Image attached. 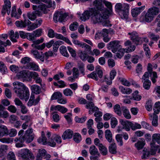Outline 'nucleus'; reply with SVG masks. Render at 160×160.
Wrapping results in <instances>:
<instances>
[{"instance_id":"nucleus-17","label":"nucleus","mask_w":160,"mask_h":160,"mask_svg":"<svg viewBox=\"0 0 160 160\" xmlns=\"http://www.w3.org/2000/svg\"><path fill=\"white\" fill-rule=\"evenodd\" d=\"M30 75L35 81L36 83L41 85L42 80L39 77L38 73L35 72H30Z\"/></svg>"},{"instance_id":"nucleus-18","label":"nucleus","mask_w":160,"mask_h":160,"mask_svg":"<svg viewBox=\"0 0 160 160\" xmlns=\"http://www.w3.org/2000/svg\"><path fill=\"white\" fill-rule=\"evenodd\" d=\"M145 6H142L138 8H135L131 10V13L133 17H137L145 8Z\"/></svg>"},{"instance_id":"nucleus-54","label":"nucleus","mask_w":160,"mask_h":160,"mask_svg":"<svg viewBox=\"0 0 160 160\" xmlns=\"http://www.w3.org/2000/svg\"><path fill=\"white\" fill-rule=\"evenodd\" d=\"M27 39L29 41L33 42L35 41V38H36L34 33L32 34L31 33H28L27 35Z\"/></svg>"},{"instance_id":"nucleus-24","label":"nucleus","mask_w":160,"mask_h":160,"mask_svg":"<svg viewBox=\"0 0 160 160\" xmlns=\"http://www.w3.org/2000/svg\"><path fill=\"white\" fill-rule=\"evenodd\" d=\"M47 152L45 149H39L36 156L37 160H42L43 158L45 156Z\"/></svg>"},{"instance_id":"nucleus-40","label":"nucleus","mask_w":160,"mask_h":160,"mask_svg":"<svg viewBox=\"0 0 160 160\" xmlns=\"http://www.w3.org/2000/svg\"><path fill=\"white\" fill-rule=\"evenodd\" d=\"M151 146L150 153L151 155H154L156 153L158 148V146L156 145L154 143L151 142L150 144Z\"/></svg>"},{"instance_id":"nucleus-37","label":"nucleus","mask_w":160,"mask_h":160,"mask_svg":"<svg viewBox=\"0 0 160 160\" xmlns=\"http://www.w3.org/2000/svg\"><path fill=\"white\" fill-rule=\"evenodd\" d=\"M122 111L123 115L125 118L127 119H130L131 118V115L128 109L123 107Z\"/></svg>"},{"instance_id":"nucleus-51","label":"nucleus","mask_w":160,"mask_h":160,"mask_svg":"<svg viewBox=\"0 0 160 160\" xmlns=\"http://www.w3.org/2000/svg\"><path fill=\"white\" fill-rule=\"evenodd\" d=\"M131 129L133 130H135L137 129H140L141 128V126L139 123L136 122L132 123L131 122Z\"/></svg>"},{"instance_id":"nucleus-30","label":"nucleus","mask_w":160,"mask_h":160,"mask_svg":"<svg viewBox=\"0 0 160 160\" xmlns=\"http://www.w3.org/2000/svg\"><path fill=\"white\" fill-rule=\"evenodd\" d=\"M33 3L39 4L41 2H45L48 4V7H51L52 5V2L51 0H30Z\"/></svg>"},{"instance_id":"nucleus-27","label":"nucleus","mask_w":160,"mask_h":160,"mask_svg":"<svg viewBox=\"0 0 160 160\" xmlns=\"http://www.w3.org/2000/svg\"><path fill=\"white\" fill-rule=\"evenodd\" d=\"M30 88L32 92L37 94H39L41 92V88L38 85H32Z\"/></svg>"},{"instance_id":"nucleus-16","label":"nucleus","mask_w":160,"mask_h":160,"mask_svg":"<svg viewBox=\"0 0 160 160\" xmlns=\"http://www.w3.org/2000/svg\"><path fill=\"white\" fill-rule=\"evenodd\" d=\"M50 110L51 111H58L62 113H64L68 111V110L67 108L62 106L57 105L56 106H51L50 108Z\"/></svg>"},{"instance_id":"nucleus-25","label":"nucleus","mask_w":160,"mask_h":160,"mask_svg":"<svg viewBox=\"0 0 160 160\" xmlns=\"http://www.w3.org/2000/svg\"><path fill=\"white\" fill-rule=\"evenodd\" d=\"M10 38L11 41L13 42H16L17 40L16 38H18L19 37V33L18 32H16L14 33V31L11 30L9 34Z\"/></svg>"},{"instance_id":"nucleus-44","label":"nucleus","mask_w":160,"mask_h":160,"mask_svg":"<svg viewBox=\"0 0 160 160\" xmlns=\"http://www.w3.org/2000/svg\"><path fill=\"white\" fill-rule=\"evenodd\" d=\"M73 139L76 142L79 143L82 140V137L79 133H76L73 135Z\"/></svg>"},{"instance_id":"nucleus-3","label":"nucleus","mask_w":160,"mask_h":160,"mask_svg":"<svg viewBox=\"0 0 160 160\" xmlns=\"http://www.w3.org/2000/svg\"><path fill=\"white\" fill-rule=\"evenodd\" d=\"M33 129L32 128L28 129L23 136L21 135L19 138H15L14 141L16 143L15 146L17 148H21L24 146L23 143L25 142L26 143H29L34 139L35 135L33 133Z\"/></svg>"},{"instance_id":"nucleus-38","label":"nucleus","mask_w":160,"mask_h":160,"mask_svg":"<svg viewBox=\"0 0 160 160\" xmlns=\"http://www.w3.org/2000/svg\"><path fill=\"white\" fill-rule=\"evenodd\" d=\"M62 93L59 92H54L51 96V100H53L59 99L62 97Z\"/></svg>"},{"instance_id":"nucleus-22","label":"nucleus","mask_w":160,"mask_h":160,"mask_svg":"<svg viewBox=\"0 0 160 160\" xmlns=\"http://www.w3.org/2000/svg\"><path fill=\"white\" fill-rule=\"evenodd\" d=\"M121 124L123 126V128L126 131H128L130 130V127H131V122L128 121H124L122 120L120 121Z\"/></svg>"},{"instance_id":"nucleus-35","label":"nucleus","mask_w":160,"mask_h":160,"mask_svg":"<svg viewBox=\"0 0 160 160\" xmlns=\"http://www.w3.org/2000/svg\"><path fill=\"white\" fill-rule=\"evenodd\" d=\"M138 91H135L132 94V97L131 98V99L136 101H140L142 98V97L138 94Z\"/></svg>"},{"instance_id":"nucleus-60","label":"nucleus","mask_w":160,"mask_h":160,"mask_svg":"<svg viewBox=\"0 0 160 160\" xmlns=\"http://www.w3.org/2000/svg\"><path fill=\"white\" fill-rule=\"evenodd\" d=\"M56 112H53L52 118L54 122H59L60 120V118L59 115L56 113Z\"/></svg>"},{"instance_id":"nucleus-2","label":"nucleus","mask_w":160,"mask_h":160,"mask_svg":"<svg viewBox=\"0 0 160 160\" xmlns=\"http://www.w3.org/2000/svg\"><path fill=\"white\" fill-rule=\"evenodd\" d=\"M93 5L97 9H96L97 14L100 15L99 17L103 21L102 25L108 27L111 26L112 25L110 24L109 21L107 19L108 11L104 7L102 0H95L93 2Z\"/></svg>"},{"instance_id":"nucleus-46","label":"nucleus","mask_w":160,"mask_h":160,"mask_svg":"<svg viewBox=\"0 0 160 160\" xmlns=\"http://www.w3.org/2000/svg\"><path fill=\"white\" fill-rule=\"evenodd\" d=\"M121 92L124 94H129L132 92V90L130 88H124L122 87L120 88Z\"/></svg>"},{"instance_id":"nucleus-34","label":"nucleus","mask_w":160,"mask_h":160,"mask_svg":"<svg viewBox=\"0 0 160 160\" xmlns=\"http://www.w3.org/2000/svg\"><path fill=\"white\" fill-rule=\"evenodd\" d=\"M98 148L101 153L103 155H106L108 153V150L106 147L103 144H100Z\"/></svg>"},{"instance_id":"nucleus-58","label":"nucleus","mask_w":160,"mask_h":160,"mask_svg":"<svg viewBox=\"0 0 160 160\" xmlns=\"http://www.w3.org/2000/svg\"><path fill=\"white\" fill-rule=\"evenodd\" d=\"M78 26V24L77 22H73L70 25V29L72 31H74L77 29Z\"/></svg>"},{"instance_id":"nucleus-7","label":"nucleus","mask_w":160,"mask_h":160,"mask_svg":"<svg viewBox=\"0 0 160 160\" xmlns=\"http://www.w3.org/2000/svg\"><path fill=\"white\" fill-rule=\"evenodd\" d=\"M50 135L51 133L48 132L47 133V135L48 138V141H47L46 138L44 135H43L42 134L41 138H40L38 139V142L39 143H42V144L44 145H46L48 143L51 146L55 147L56 145V143L53 140L52 138H50Z\"/></svg>"},{"instance_id":"nucleus-56","label":"nucleus","mask_w":160,"mask_h":160,"mask_svg":"<svg viewBox=\"0 0 160 160\" xmlns=\"http://www.w3.org/2000/svg\"><path fill=\"white\" fill-rule=\"evenodd\" d=\"M143 48L145 50V54L147 56L150 58V51L148 47L146 44H144L143 45Z\"/></svg>"},{"instance_id":"nucleus-29","label":"nucleus","mask_w":160,"mask_h":160,"mask_svg":"<svg viewBox=\"0 0 160 160\" xmlns=\"http://www.w3.org/2000/svg\"><path fill=\"white\" fill-rule=\"evenodd\" d=\"M142 82L143 83V88L146 90H148L150 88V86L151 84V81L149 79H143V80H142Z\"/></svg>"},{"instance_id":"nucleus-1","label":"nucleus","mask_w":160,"mask_h":160,"mask_svg":"<svg viewBox=\"0 0 160 160\" xmlns=\"http://www.w3.org/2000/svg\"><path fill=\"white\" fill-rule=\"evenodd\" d=\"M152 4L155 6L148 9L146 12H143L139 18L140 21L142 22H150L153 20L154 16L158 14L160 12V0H154Z\"/></svg>"},{"instance_id":"nucleus-43","label":"nucleus","mask_w":160,"mask_h":160,"mask_svg":"<svg viewBox=\"0 0 160 160\" xmlns=\"http://www.w3.org/2000/svg\"><path fill=\"white\" fill-rule=\"evenodd\" d=\"M114 112L118 116H121L122 114V112L121 110L120 106L117 104L115 105L113 107Z\"/></svg>"},{"instance_id":"nucleus-14","label":"nucleus","mask_w":160,"mask_h":160,"mask_svg":"<svg viewBox=\"0 0 160 160\" xmlns=\"http://www.w3.org/2000/svg\"><path fill=\"white\" fill-rule=\"evenodd\" d=\"M31 22L27 19H25L23 21H17L15 22V24L18 27L21 28H25L27 26L31 24Z\"/></svg>"},{"instance_id":"nucleus-42","label":"nucleus","mask_w":160,"mask_h":160,"mask_svg":"<svg viewBox=\"0 0 160 160\" xmlns=\"http://www.w3.org/2000/svg\"><path fill=\"white\" fill-rule=\"evenodd\" d=\"M8 149V146L5 145H2L0 146V155L3 156L6 152Z\"/></svg>"},{"instance_id":"nucleus-47","label":"nucleus","mask_w":160,"mask_h":160,"mask_svg":"<svg viewBox=\"0 0 160 160\" xmlns=\"http://www.w3.org/2000/svg\"><path fill=\"white\" fill-rule=\"evenodd\" d=\"M7 68L4 63L2 62H0V71L2 74H5L7 72Z\"/></svg>"},{"instance_id":"nucleus-62","label":"nucleus","mask_w":160,"mask_h":160,"mask_svg":"<svg viewBox=\"0 0 160 160\" xmlns=\"http://www.w3.org/2000/svg\"><path fill=\"white\" fill-rule=\"evenodd\" d=\"M17 131L15 129H11L9 130L8 135L10 137H13L15 136L17 134Z\"/></svg>"},{"instance_id":"nucleus-23","label":"nucleus","mask_w":160,"mask_h":160,"mask_svg":"<svg viewBox=\"0 0 160 160\" xmlns=\"http://www.w3.org/2000/svg\"><path fill=\"white\" fill-rule=\"evenodd\" d=\"M149 116L150 119L152 120V125L155 127L158 126V116L156 114L153 113V114H149Z\"/></svg>"},{"instance_id":"nucleus-52","label":"nucleus","mask_w":160,"mask_h":160,"mask_svg":"<svg viewBox=\"0 0 160 160\" xmlns=\"http://www.w3.org/2000/svg\"><path fill=\"white\" fill-rule=\"evenodd\" d=\"M79 55L80 58L83 61H86L88 57V55L86 53L82 51L79 53Z\"/></svg>"},{"instance_id":"nucleus-36","label":"nucleus","mask_w":160,"mask_h":160,"mask_svg":"<svg viewBox=\"0 0 160 160\" xmlns=\"http://www.w3.org/2000/svg\"><path fill=\"white\" fill-rule=\"evenodd\" d=\"M89 151L90 154L93 155L100 153L97 148L94 145H92L90 147Z\"/></svg>"},{"instance_id":"nucleus-8","label":"nucleus","mask_w":160,"mask_h":160,"mask_svg":"<svg viewBox=\"0 0 160 160\" xmlns=\"http://www.w3.org/2000/svg\"><path fill=\"white\" fill-rule=\"evenodd\" d=\"M19 153L22 159L25 160H30L34 158V157L31 152L28 149H21L19 151Z\"/></svg>"},{"instance_id":"nucleus-41","label":"nucleus","mask_w":160,"mask_h":160,"mask_svg":"<svg viewBox=\"0 0 160 160\" xmlns=\"http://www.w3.org/2000/svg\"><path fill=\"white\" fill-rule=\"evenodd\" d=\"M145 144V141H138L135 144V146L138 150L142 149Z\"/></svg>"},{"instance_id":"nucleus-21","label":"nucleus","mask_w":160,"mask_h":160,"mask_svg":"<svg viewBox=\"0 0 160 160\" xmlns=\"http://www.w3.org/2000/svg\"><path fill=\"white\" fill-rule=\"evenodd\" d=\"M124 45L126 46H129L127 49H126V52L128 53L133 51L135 49L136 47L132 45L131 42L129 40L127 41L124 43Z\"/></svg>"},{"instance_id":"nucleus-9","label":"nucleus","mask_w":160,"mask_h":160,"mask_svg":"<svg viewBox=\"0 0 160 160\" xmlns=\"http://www.w3.org/2000/svg\"><path fill=\"white\" fill-rule=\"evenodd\" d=\"M67 17V15L66 13H63L62 11L58 12L54 14L53 19L55 22L58 21L61 22H65L66 20Z\"/></svg>"},{"instance_id":"nucleus-6","label":"nucleus","mask_w":160,"mask_h":160,"mask_svg":"<svg viewBox=\"0 0 160 160\" xmlns=\"http://www.w3.org/2000/svg\"><path fill=\"white\" fill-rule=\"evenodd\" d=\"M116 12L118 14L122 19L127 18H128L129 6L125 3H117L115 7Z\"/></svg>"},{"instance_id":"nucleus-20","label":"nucleus","mask_w":160,"mask_h":160,"mask_svg":"<svg viewBox=\"0 0 160 160\" xmlns=\"http://www.w3.org/2000/svg\"><path fill=\"white\" fill-rule=\"evenodd\" d=\"M22 13V12L20 9H18L17 13L16 11V7L15 6L12 7L11 14L12 17H13L16 19H18L20 17Z\"/></svg>"},{"instance_id":"nucleus-53","label":"nucleus","mask_w":160,"mask_h":160,"mask_svg":"<svg viewBox=\"0 0 160 160\" xmlns=\"http://www.w3.org/2000/svg\"><path fill=\"white\" fill-rule=\"evenodd\" d=\"M53 140L55 141L57 143H60L62 142V139L61 137L58 135H54L51 138Z\"/></svg>"},{"instance_id":"nucleus-31","label":"nucleus","mask_w":160,"mask_h":160,"mask_svg":"<svg viewBox=\"0 0 160 160\" xmlns=\"http://www.w3.org/2000/svg\"><path fill=\"white\" fill-rule=\"evenodd\" d=\"M152 142L155 143L156 142L160 144V134L159 133H155L153 134L152 139Z\"/></svg>"},{"instance_id":"nucleus-57","label":"nucleus","mask_w":160,"mask_h":160,"mask_svg":"<svg viewBox=\"0 0 160 160\" xmlns=\"http://www.w3.org/2000/svg\"><path fill=\"white\" fill-rule=\"evenodd\" d=\"M87 118V117L86 116H84L81 118H79L78 117H76L75 118V120L77 122L83 123L86 120Z\"/></svg>"},{"instance_id":"nucleus-5","label":"nucleus","mask_w":160,"mask_h":160,"mask_svg":"<svg viewBox=\"0 0 160 160\" xmlns=\"http://www.w3.org/2000/svg\"><path fill=\"white\" fill-rule=\"evenodd\" d=\"M100 15L97 14L96 9L94 8H90L88 10L85 11L82 16H80V18L82 21L88 19L90 17L94 23L98 22H101L102 25L103 21L100 18Z\"/></svg>"},{"instance_id":"nucleus-55","label":"nucleus","mask_w":160,"mask_h":160,"mask_svg":"<svg viewBox=\"0 0 160 160\" xmlns=\"http://www.w3.org/2000/svg\"><path fill=\"white\" fill-rule=\"evenodd\" d=\"M0 128H1L2 132L3 134V136L5 135H8L9 132V130L6 127L3 126H1Z\"/></svg>"},{"instance_id":"nucleus-4","label":"nucleus","mask_w":160,"mask_h":160,"mask_svg":"<svg viewBox=\"0 0 160 160\" xmlns=\"http://www.w3.org/2000/svg\"><path fill=\"white\" fill-rule=\"evenodd\" d=\"M13 85L17 96L21 99H24L26 101H27L30 95L28 89L23 83L18 82H14Z\"/></svg>"},{"instance_id":"nucleus-45","label":"nucleus","mask_w":160,"mask_h":160,"mask_svg":"<svg viewBox=\"0 0 160 160\" xmlns=\"http://www.w3.org/2000/svg\"><path fill=\"white\" fill-rule=\"evenodd\" d=\"M153 103L151 100H148L146 102L145 108L148 111H150L152 109Z\"/></svg>"},{"instance_id":"nucleus-10","label":"nucleus","mask_w":160,"mask_h":160,"mask_svg":"<svg viewBox=\"0 0 160 160\" xmlns=\"http://www.w3.org/2000/svg\"><path fill=\"white\" fill-rule=\"evenodd\" d=\"M108 47L111 49L113 52L115 53L118 51V48H121V45L119 41L114 40L109 42L108 44Z\"/></svg>"},{"instance_id":"nucleus-39","label":"nucleus","mask_w":160,"mask_h":160,"mask_svg":"<svg viewBox=\"0 0 160 160\" xmlns=\"http://www.w3.org/2000/svg\"><path fill=\"white\" fill-rule=\"evenodd\" d=\"M60 53L64 56L68 57L69 56L68 53L66 48L64 46H61L59 48Z\"/></svg>"},{"instance_id":"nucleus-19","label":"nucleus","mask_w":160,"mask_h":160,"mask_svg":"<svg viewBox=\"0 0 160 160\" xmlns=\"http://www.w3.org/2000/svg\"><path fill=\"white\" fill-rule=\"evenodd\" d=\"M28 71L23 70L17 73V76L18 78L20 79H22L23 81L27 80L28 77Z\"/></svg>"},{"instance_id":"nucleus-59","label":"nucleus","mask_w":160,"mask_h":160,"mask_svg":"<svg viewBox=\"0 0 160 160\" xmlns=\"http://www.w3.org/2000/svg\"><path fill=\"white\" fill-rule=\"evenodd\" d=\"M64 94L66 96H71L73 94L72 91L69 88H66L63 91Z\"/></svg>"},{"instance_id":"nucleus-15","label":"nucleus","mask_w":160,"mask_h":160,"mask_svg":"<svg viewBox=\"0 0 160 160\" xmlns=\"http://www.w3.org/2000/svg\"><path fill=\"white\" fill-rule=\"evenodd\" d=\"M32 12H28L27 14L28 18L31 21H33L36 18L37 16H39L42 15V13L39 12L37 11L36 9Z\"/></svg>"},{"instance_id":"nucleus-50","label":"nucleus","mask_w":160,"mask_h":160,"mask_svg":"<svg viewBox=\"0 0 160 160\" xmlns=\"http://www.w3.org/2000/svg\"><path fill=\"white\" fill-rule=\"evenodd\" d=\"M78 66L81 72L83 75L85 74L84 64L82 62H80L78 63Z\"/></svg>"},{"instance_id":"nucleus-49","label":"nucleus","mask_w":160,"mask_h":160,"mask_svg":"<svg viewBox=\"0 0 160 160\" xmlns=\"http://www.w3.org/2000/svg\"><path fill=\"white\" fill-rule=\"evenodd\" d=\"M99 81L101 82H106V84L108 85H110L112 83V80H109L107 75H105L104 77V79H100Z\"/></svg>"},{"instance_id":"nucleus-28","label":"nucleus","mask_w":160,"mask_h":160,"mask_svg":"<svg viewBox=\"0 0 160 160\" xmlns=\"http://www.w3.org/2000/svg\"><path fill=\"white\" fill-rule=\"evenodd\" d=\"M85 107L87 109H92V112H94L95 110L98 109V107L94 106L93 103L92 102H87Z\"/></svg>"},{"instance_id":"nucleus-48","label":"nucleus","mask_w":160,"mask_h":160,"mask_svg":"<svg viewBox=\"0 0 160 160\" xmlns=\"http://www.w3.org/2000/svg\"><path fill=\"white\" fill-rule=\"evenodd\" d=\"M87 77L95 80L96 81H98V80L97 73L95 71L91 73L88 74Z\"/></svg>"},{"instance_id":"nucleus-61","label":"nucleus","mask_w":160,"mask_h":160,"mask_svg":"<svg viewBox=\"0 0 160 160\" xmlns=\"http://www.w3.org/2000/svg\"><path fill=\"white\" fill-rule=\"evenodd\" d=\"M8 160H16L15 156L14 153L12 152H9L7 155Z\"/></svg>"},{"instance_id":"nucleus-13","label":"nucleus","mask_w":160,"mask_h":160,"mask_svg":"<svg viewBox=\"0 0 160 160\" xmlns=\"http://www.w3.org/2000/svg\"><path fill=\"white\" fill-rule=\"evenodd\" d=\"M48 5H46L45 4H41L37 8L36 6H33V10L36 9L37 11L40 12L41 13V12H42L43 13L45 14L48 13L49 10L48 9V8L50 7H48Z\"/></svg>"},{"instance_id":"nucleus-12","label":"nucleus","mask_w":160,"mask_h":160,"mask_svg":"<svg viewBox=\"0 0 160 160\" xmlns=\"http://www.w3.org/2000/svg\"><path fill=\"white\" fill-rule=\"evenodd\" d=\"M43 41V39H38L33 41V43L32 44L31 46L33 48H35L38 50H42L43 49L45 46V44L43 43L41 45L39 44L42 42Z\"/></svg>"},{"instance_id":"nucleus-33","label":"nucleus","mask_w":160,"mask_h":160,"mask_svg":"<svg viewBox=\"0 0 160 160\" xmlns=\"http://www.w3.org/2000/svg\"><path fill=\"white\" fill-rule=\"evenodd\" d=\"M108 148L109 152L111 153L115 154L117 153V146L115 143L111 144Z\"/></svg>"},{"instance_id":"nucleus-64","label":"nucleus","mask_w":160,"mask_h":160,"mask_svg":"<svg viewBox=\"0 0 160 160\" xmlns=\"http://www.w3.org/2000/svg\"><path fill=\"white\" fill-rule=\"evenodd\" d=\"M143 153L142 155V156L141 158L142 159H146L149 156L150 154V152L149 151H148L147 149H144L143 151Z\"/></svg>"},{"instance_id":"nucleus-11","label":"nucleus","mask_w":160,"mask_h":160,"mask_svg":"<svg viewBox=\"0 0 160 160\" xmlns=\"http://www.w3.org/2000/svg\"><path fill=\"white\" fill-rule=\"evenodd\" d=\"M128 35H130V38L133 42L135 44L138 45L141 44L142 40L140 37H139L138 33L136 32H133L131 33L129 32Z\"/></svg>"},{"instance_id":"nucleus-26","label":"nucleus","mask_w":160,"mask_h":160,"mask_svg":"<svg viewBox=\"0 0 160 160\" xmlns=\"http://www.w3.org/2000/svg\"><path fill=\"white\" fill-rule=\"evenodd\" d=\"M73 135V132L70 130L65 131L62 135V138L63 139L71 138Z\"/></svg>"},{"instance_id":"nucleus-63","label":"nucleus","mask_w":160,"mask_h":160,"mask_svg":"<svg viewBox=\"0 0 160 160\" xmlns=\"http://www.w3.org/2000/svg\"><path fill=\"white\" fill-rule=\"evenodd\" d=\"M122 136V135L121 134H118L116 137L117 141L119 143V145L120 146H122L123 144Z\"/></svg>"},{"instance_id":"nucleus-32","label":"nucleus","mask_w":160,"mask_h":160,"mask_svg":"<svg viewBox=\"0 0 160 160\" xmlns=\"http://www.w3.org/2000/svg\"><path fill=\"white\" fill-rule=\"evenodd\" d=\"M105 136L106 139L109 142H111L112 140V135L111 131L108 129L105 131Z\"/></svg>"}]
</instances>
